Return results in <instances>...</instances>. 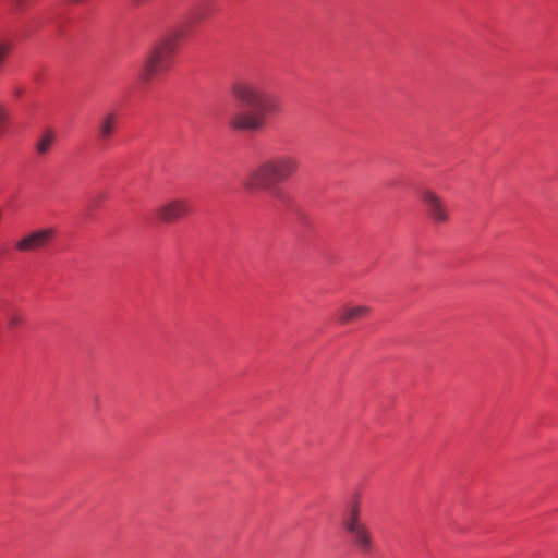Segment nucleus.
Returning <instances> with one entry per match:
<instances>
[{
	"label": "nucleus",
	"mask_w": 558,
	"mask_h": 558,
	"mask_svg": "<svg viewBox=\"0 0 558 558\" xmlns=\"http://www.w3.org/2000/svg\"><path fill=\"white\" fill-rule=\"evenodd\" d=\"M231 95L240 104L251 108L246 111L233 112L228 125L240 132H256L266 125L267 116L281 110L279 100L266 93L256 80H239L231 86Z\"/></svg>",
	"instance_id": "obj_1"
},
{
	"label": "nucleus",
	"mask_w": 558,
	"mask_h": 558,
	"mask_svg": "<svg viewBox=\"0 0 558 558\" xmlns=\"http://www.w3.org/2000/svg\"><path fill=\"white\" fill-rule=\"evenodd\" d=\"M300 167L301 160L298 156L291 154L271 156L250 170L243 186L248 192H272L277 198H281V192L276 189V185L294 177Z\"/></svg>",
	"instance_id": "obj_2"
},
{
	"label": "nucleus",
	"mask_w": 558,
	"mask_h": 558,
	"mask_svg": "<svg viewBox=\"0 0 558 558\" xmlns=\"http://www.w3.org/2000/svg\"><path fill=\"white\" fill-rule=\"evenodd\" d=\"M182 36V31H173L153 45L140 70L143 83L147 84L169 70Z\"/></svg>",
	"instance_id": "obj_3"
},
{
	"label": "nucleus",
	"mask_w": 558,
	"mask_h": 558,
	"mask_svg": "<svg viewBox=\"0 0 558 558\" xmlns=\"http://www.w3.org/2000/svg\"><path fill=\"white\" fill-rule=\"evenodd\" d=\"M341 525L359 553L363 555L372 553L374 539L369 527L361 518V495L357 492L351 495L345 505Z\"/></svg>",
	"instance_id": "obj_4"
},
{
	"label": "nucleus",
	"mask_w": 558,
	"mask_h": 558,
	"mask_svg": "<svg viewBox=\"0 0 558 558\" xmlns=\"http://www.w3.org/2000/svg\"><path fill=\"white\" fill-rule=\"evenodd\" d=\"M56 236V229L38 228L24 233L14 242V251L20 254L35 253L49 246Z\"/></svg>",
	"instance_id": "obj_5"
},
{
	"label": "nucleus",
	"mask_w": 558,
	"mask_h": 558,
	"mask_svg": "<svg viewBox=\"0 0 558 558\" xmlns=\"http://www.w3.org/2000/svg\"><path fill=\"white\" fill-rule=\"evenodd\" d=\"M192 211L190 202L177 197L161 203L155 210L156 217L163 223H172L189 216Z\"/></svg>",
	"instance_id": "obj_6"
},
{
	"label": "nucleus",
	"mask_w": 558,
	"mask_h": 558,
	"mask_svg": "<svg viewBox=\"0 0 558 558\" xmlns=\"http://www.w3.org/2000/svg\"><path fill=\"white\" fill-rule=\"evenodd\" d=\"M420 198L433 222L445 225L450 220L446 203L437 193L429 189H424L420 192Z\"/></svg>",
	"instance_id": "obj_7"
},
{
	"label": "nucleus",
	"mask_w": 558,
	"mask_h": 558,
	"mask_svg": "<svg viewBox=\"0 0 558 558\" xmlns=\"http://www.w3.org/2000/svg\"><path fill=\"white\" fill-rule=\"evenodd\" d=\"M372 308L367 305L343 306L337 314V319L341 325H348L360 320L369 315Z\"/></svg>",
	"instance_id": "obj_8"
},
{
	"label": "nucleus",
	"mask_w": 558,
	"mask_h": 558,
	"mask_svg": "<svg viewBox=\"0 0 558 558\" xmlns=\"http://www.w3.org/2000/svg\"><path fill=\"white\" fill-rule=\"evenodd\" d=\"M57 136V132L53 129H45L38 136L35 144L37 155L40 157L47 156L56 144Z\"/></svg>",
	"instance_id": "obj_9"
},
{
	"label": "nucleus",
	"mask_w": 558,
	"mask_h": 558,
	"mask_svg": "<svg viewBox=\"0 0 558 558\" xmlns=\"http://www.w3.org/2000/svg\"><path fill=\"white\" fill-rule=\"evenodd\" d=\"M118 123V116L114 112H108L104 114L97 126L98 136L101 141L107 142L111 138L116 131Z\"/></svg>",
	"instance_id": "obj_10"
},
{
	"label": "nucleus",
	"mask_w": 558,
	"mask_h": 558,
	"mask_svg": "<svg viewBox=\"0 0 558 558\" xmlns=\"http://www.w3.org/2000/svg\"><path fill=\"white\" fill-rule=\"evenodd\" d=\"M11 46L8 41H0V66L3 64Z\"/></svg>",
	"instance_id": "obj_11"
},
{
	"label": "nucleus",
	"mask_w": 558,
	"mask_h": 558,
	"mask_svg": "<svg viewBox=\"0 0 558 558\" xmlns=\"http://www.w3.org/2000/svg\"><path fill=\"white\" fill-rule=\"evenodd\" d=\"M12 4L15 7L16 10L23 11L28 3V0H11Z\"/></svg>",
	"instance_id": "obj_12"
},
{
	"label": "nucleus",
	"mask_w": 558,
	"mask_h": 558,
	"mask_svg": "<svg viewBox=\"0 0 558 558\" xmlns=\"http://www.w3.org/2000/svg\"><path fill=\"white\" fill-rule=\"evenodd\" d=\"M5 121V111H4V108L0 105V126L4 123Z\"/></svg>",
	"instance_id": "obj_13"
},
{
	"label": "nucleus",
	"mask_w": 558,
	"mask_h": 558,
	"mask_svg": "<svg viewBox=\"0 0 558 558\" xmlns=\"http://www.w3.org/2000/svg\"><path fill=\"white\" fill-rule=\"evenodd\" d=\"M146 1L147 0H134V2L137 3V4H142V3L146 2Z\"/></svg>",
	"instance_id": "obj_14"
},
{
	"label": "nucleus",
	"mask_w": 558,
	"mask_h": 558,
	"mask_svg": "<svg viewBox=\"0 0 558 558\" xmlns=\"http://www.w3.org/2000/svg\"><path fill=\"white\" fill-rule=\"evenodd\" d=\"M19 323V319H13L12 320V324H17Z\"/></svg>",
	"instance_id": "obj_15"
}]
</instances>
